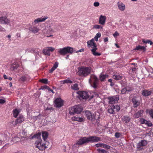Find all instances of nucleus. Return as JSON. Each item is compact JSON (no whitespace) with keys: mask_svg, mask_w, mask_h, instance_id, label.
I'll return each instance as SVG.
<instances>
[{"mask_svg":"<svg viewBox=\"0 0 153 153\" xmlns=\"http://www.w3.org/2000/svg\"><path fill=\"white\" fill-rule=\"evenodd\" d=\"M101 138L95 136H91L88 137H84L80 138L77 140L76 144L81 145L84 144H86L89 142L94 143L101 141Z\"/></svg>","mask_w":153,"mask_h":153,"instance_id":"nucleus-1","label":"nucleus"},{"mask_svg":"<svg viewBox=\"0 0 153 153\" xmlns=\"http://www.w3.org/2000/svg\"><path fill=\"white\" fill-rule=\"evenodd\" d=\"M91 68L90 67L82 66L78 68L77 74L82 77H85L91 74Z\"/></svg>","mask_w":153,"mask_h":153,"instance_id":"nucleus-2","label":"nucleus"},{"mask_svg":"<svg viewBox=\"0 0 153 153\" xmlns=\"http://www.w3.org/2000/svg\"><path fill=\"white\" fill-rule=\"evenodd\" d=\"M88 46L89 48L91 47L92 49L91 50L92 54L95 56H99L101 55L100 53L96 52L97 49L96 46V44L94 43V39H92L91 40L87 42Z\"/></svg>","mask_w":153,"mask_h":153,"instance_id":"nucleus-3","label":"nucleus"},{"mask_svg":"<svg viewBox=\"0 0 153 153\" xmlns=\"http://www.w3.org/2000/svg\"><path fill=\"white\" fill-rule=\"evenodd\" d=\"M74 51V50L73 48L68 46L60 48L58 52L60 55L65 56L67 53L72 54Z\"/></svg>","mask_w":153,"mask_h":153,"instance_id":"nucleus-4","label":"nucleus"},{"mask_svg":"<svg viewBox=\"0 0 153 153\" xmlns=\"http://www.w3.org/2000/svg\"><path fill=\"white\" fill-rule=\"evenodd\" d=\"M42 140L41 139H38L36 141L35 143L36 147L38 148L40 150H44L45 149L48 147L47 143L45 144L42 143Z\"/></svg>","mask_w":153,"mask_h":153,"instance_id":"nucleus-5","label":"nucleus"},{"mask_svg":"<svg viewBox=\"0 0 153 153\" xmlns=\"http://www.w3.org/2000/svg\"><path fill=\"white\" fill-rule=\"evenodd\" d=\"M89 81L91 85L94 88L97 87L98 79L96 76L94 75H91Z\"/></svg>","mask_w":153,"mask_h":153,"instance_id":"nucleus-6","label":"nucleus"},{"mask_svg":"<svg viewBox=\"0 0 153 153\" xmlns=\"http://www.w3.org/2000/svg\"><path fill=\"white\" fill-rule=\"evenodd\" d=\"M78 94L80 96V97L82 99H87L89 98L90 100L94 97V96L93 94L91 96H90L89 93L86 91H79L77 92Z\"/></svg>","mask_w":153,"mask_h":153,"instance_id":"nucleus-7","label":"nucleus"},{"mask_svg":"<svg viewBox=\"0 0 153 153\" xmlns=\"http://www.w3.org/2000/svg\"><path fill=\"white\" fill-rule=\"evenodd\" d=\"M10 23V20L8 19L6 16H0V24H8Z\"/></svg>","mask_w":153,"mask_h":153,"instance_id":"nucleus-8","label":"nucleus"},{"mask_svg":"<svg viewBox=\"0 0 153 153\" xmlns=\"http://www.w3.org/2000/svg\"><path fill=\"white\" fill-rule=\"evenodd\" d=\"M54 102L56 107L60 108L63 105V101L60 98H56L54 101Z\"/></svg>","mask_w":153,"mask_h":153,"instance_id":"nucleus-9","label":"nucleus"},{"mask_svg":"<svg viewBox=\"0 0 153 153\" xmlns=\"http://www.w3.org/2000/svg\"><path fill=\"white\" fill-rule=\"evenodd\" d=\"M55 49V48L52 47H48L43 49V52L45 55L49 56L51 54L50 52H52Z\"/></svg>","mask_w":153,"mask_h":153,"instance_id":"nucleus-10","label":"nucleus"},{"mask_svg":"<svg viewBox=\"0 0 153 153\" xmlns=\"http://www.w3.org/2000/svg\"><path fill=\"white\" fill-rule=\"evenodd\" d=\"M48 18L47 16H42L40 18H38L35 19L33 22V25H35L39 22H42L45 21L46 19Z\"/></svg>","mask_w":153,"mask_h":153,"instance_id":"nucleus-11","label":"nucleus"},{"mask_svg":"<svg viewBox=\"0 0 153 153\" xmlns=\"http://www.w3.org/2000/svg\"><path fill=\"white\" fill-rule=\"evenodd\" d=\"M82 108L80 105H77L74 106L73 107L71 108V110L74 111L76 113H80L82 111Z\"/></svg>","mask_w":153,"mask_h":153,"instance_id":"nucleus-12","label":"nucleus"},{"mask_svg":"<svg viewBox=\"0 0 153 153\" xmlns=\"http://www.w3.org/2000/svg\"><path fill=\"white\" fill-rule=\"evenodd\" d=\"M108 99L109 103L111 104L116 103L119 99V97L117 96L109 97Z\"/></svg>","mask_w":153,"mask_h":153,"instance_id":"nucleus-13","label":"nucleus"},{"mask_svg":"<svg viewBox=\"0 0 153 153\" xmlns=\"http://www.w3.org/2000/svg\"><path fill=\"white\" fill-rule=\"evenodd\" d=\"M24 120V118L23 116H20L15 121L12 122V123L15 126L17 124L21 123Z\"/></svg>","mask_w":153,"mask_h":153,"instance_id":"nucleus-14","label":"nucleus"},{"mask_svg":"<svg viewBox=\"0 0 153 153\" xmlns=\"http://www.w3.org/2000/svg\"><path fill=\"white\" fill-rule=\"evenodd\" d=\"M85 113L86 116L88 119L93 121L95 119V116L94 115H92L90 111H86Z\"/></svg>","mask_w":153,"mask_h":153,"instance_id":"nucleus-15","label":"nucleus"},{"mask_svg":"<svg viewBox=\"0 0 153 153\" xmlns=\"http://www.w3.org/2000/svg\"><path fill=\"white\" fill-rule=\"evenodd\" d=\"M147 144V141L145 140H141L140 141L137 145V147L140 148L141 147L146 145Z\"/></svg>","mask_w":153,"mask_h":153,"instance_id":"nucleus-16","label":"nucleus"},{"mask_svg":"<svg viewBox=\"0 0 153 153\" xmlns=\"http://www.w3.org/2000/svg\"><path fill=\"white\" fill-rule=\"evenodd\" d=\"M106 19V17L105 16L102 15L100 16L99 18V23L102 25H104L105 24Z\"/></svg>","mask_w":153,"mask_h":153,"instance_id":"nucleus-17","label":"nucleus"},{"mask_svg":"<svg viewBox=\"0 0 153 153\" xmlns=\"http://www.w3.org/2000/svg\"><path fill=\"white\" fill-rule=\"evenodd\" d=\"M152 93V91L144 90L142 91V95L144 97L148 96L150 95Z\"/></svg>","mask_w":153,"mask_h":153,"instance_id":"nucleus-18","label":"nucleus"},{"mask_svg":"<svg viewBox=\"0 0 153 153\" xmlns=\"http://www.w3.org/2000/svg\"><path fill=\"white\" fill-rule=\"evenodd\" d=\"M117 5L119 9L121 11H123L125 9V5L121 1L117 2Z\"/></svg>","mask_w":153,"mask_h":153,"instance_id":"nucleus-19","label":"nucleus"},{"mask_svg":"<svg viewBox=\"0 0 153 153\" xmlns=\"http://www.w3.org/2000/svg\"><path fill=\"white\" fill-rule=\"evenodd\" d=\"M132 101L133 103V106L134 107H137L140 105V102L139 100L137 99L136 97H134L132 100Z\"/></svg>","mask_w":153,"mask_h":153,"instance_id":"nucleus-20","label":"nucleus"},{"mask_svg":"<svg viewBox=\"0 0 153 153\" xmlns=\"http://www.w3.org/2000/svg\"><path fill=\"white\" fill-rule=\"evenodd\" d=\"M132 90V89L131 88L128 87H126L123 88L121 90V94H125L126 92H130Z\"/></svg>","mask_w":153,"mask_h":153,"instance_id":"nucleus-21","label":"nucleus"},{"mask_svg":"<svg viewBox=\"0 0 153 153\" xmlns=\"http://www.w3.org/2000/svg\"><path fill=\"white\" fill-rule=\"evenodd\" d=\"M29 30L32 33H37L39 31V29L37 27L33 26L29 27Z\"/></svg>","mask_w":153,"mask_h":153,"instance_id":"nucleus-22","label":"nucleus"},{"mask_svg":"<svg viewBox=\"0 0 153 153\" xmlns=\"http://www.w3.org/2000/svg\"><path fill=\"white\" fill-rule=\"evenodd\" d=\"M141 122L142 124H145L149 126L150 127L152 126V124L151 122L144 119H142L141 120Z\"/></svg>","mask_w":153,"mask_h":153,"instance_id":"nucleus-23","label":"nucleus"},{"mask_svg":"<svg viewBox=\"0 0 153 153\" xmlns=\"http://www.w3.org/2000/svg\"><path fill=\"white\" fill-rule=\"evenodd\" d=\"M61 24L60 23H55L53 26V29H51V30L53 31V30H58L60 29Z\"/></svg>","mask_w":153,"mask_h":153,"instance_id":"nucleus-24","label":"nucleus"},{"mask_svg":"<svg viewBox=\"0 0 153 153\" xmlns=\"http://www.w3.org/2000/svg\"><path fill=\"white\" fill-rule=\"evenodd\" d=\"M72 119L73 120L79 122H82L84 121V120L83 118L79 117L78 116H75L74 117H72Z\"/></svg>","mask_w":153,"mask_h":153,"instance_id":"nucleus-25","label":"nucleus"},{"mask_svg":"<svg viewBox=\"0 0 153 153\" xmlns=\"http://www.w3.org/2000/svg\"><path fill=\"white\" fill-rule=\"evenodd\" d=\"M30 76L27 75H25L24 76H22L19 79V81H20L22 82H24L25 80H26L28 78H29Z\"/></svg>","mask_w":153,"mask_h":153,"instance_id":"nucleus-26","label":"nucleus"},{"mask_svg":"<svg viewBox=\"0 0 153 153\" xmlns=\"http://www.w3.org/2000/svg\"><path fill=\"white\" fill-rule=\"evenodd\" d=\"M130 119V118L129 116H124L122 118V121L126 123H128Z\"/></svg>","mask_w":153,"mask_h":153,"instance_id":"nucleus-27","label":"nucleus"},{"mask_svg":"<svg viewBox=\"0 0 153 153\" xmlns=\"http://www.w3.org/2000/svg\"><path fill=\"white\" fill-rule=\"evenodd\" d=\"M143 112V110H140L138 111L137 113L134 114V117L136 118H138L141 116L142 115V114Z\"/></svg>","mask_w":153,"mask_h":153,"instance_id":"nucleus-28","label":"nucleus"},{"mask_svg":"<svg viewBox=\"0 0 153 153\" xmlns=\"http://www.w3.org/2000/svg\"><path fill=\"white\" fill-rule=\"evenodd\" d=\"M42 135L43 140L44 141H45L48 137V134L46 131H42Z\"/></svg>","mask_w":153,"mask_h":153,"instance_id":"nucleus-29","label":"nucleus"},{"mask_svg":"<svg viewBox=\"0 0 153 153\" xmlns=\"http://www.w3.org/2000/svg\"><path fill=\"white\" fill-rule=\"evenodd\" d=\"M134 50H143L144 51H146V48L144 46H141L140 45H138V46H137L136 48H135Z\"/></svg>","mask_w":153,"mask_h":153,"instance_id":"nucleus-30","label":"nucleus"},{"mask_svg":"<svg viewBox=\"0 0 153 153\" xmlns=\"http://www.w3.org/2000/svg\"><path fill=\"white\" fill-rule=\"evenodd\" d=\"M20 136L21 138H25L26 137L27 133V132L25 130H23L21 133L20 134Z\"/></svg>","mask_w":153,"mask_h":153,"instance_id":"nucleus-31","label":"nucleus"},{"mask_svg":"<svg viewBox=\"0 0 153 153\" xmlns=\"http://www.w3.org/2000/svg\"><path fill=\"white\" fill-rule=\"evenodd\" d=\"M108 76V75L107 74H101L100 76V80L101 81H103Z\"/></svg>","mask_w":153,"mask_h":153,"instance_id":"nucleus-32","label":"nucleus"},{"mask_svg":"<svg viewBox=\"0 0 153 153\" xmlns=\"http://www.w3.org/2000/svg\"><path fill=\"white\" fill-rule=\"evenodd\" d=\"M114 106H111L108 110V112L110 114H114L115 111L114 110Z\"/></svg>","mask_w":153,"mask_h":153,"instance_id":"nucleus-33","label":"nucleus"},{"mask_svg":"<svg viewBox=\"0 0 153 153\" xmlns=\"http://www.w3.org/2000/svg\"><path fill=\"white\" fill-rule=\"evenodd\" d=\"M19 112L20 111L16 109L14 110L13 111V114L14 117L16 118L19 114Z\"/></svg>","mask_w":153,"mask_h":153,"instance_id":"nucleus-34","label":"nucleus"},{"mask_svg":"<svg viewBox=\"0 0 153 153\" xmlns=\"http://www.w3.org/2000/svg\"><path fill=\"white\" fill-rule=\"evenodd\" d=\"M41 133L40 132H39L38 133L35 134L32 137V138H36L37 139H40V136H41Z\"/></svg>","mask_w":153,"mask_h":153,"instance_id":"nucleus-35","label":"nucleus"},{"mask_svg":"<svg viewBox=\"0 0 153 153\" xmlns=\"http://www.w3.org/2000/svg\"><path fill=\"white\" fill-rule=\"evenodd\" d=\"M122 77L121 76L118 75L116 74L113 76V78L116 80L121 79Z\"/></svg>","mask_w":153,"mask_h":153,"instance_id":"nucleus-36","label":"nucleus"},{"mask_svg":"<svg viewBox=\"0 0 153 153\" xmlns=\"http://www.w3.org/2000/svg\"><path fill=\"white\" fill-rule=\"evenodd\" d=\"M71 88L72 89L74 90H77L79 89L78 85L76 83L72 85Z\"/></svg>","mask_w":153,"mask_h":153,"instance_id":"nucleus-37","label":"nucleus"},{"mask_svg":"<svg viewBox=\"0 0 153 153\" xmlns=\"http://www.w3.org/2000/svg\"><path fill=\"white\" fill-rule=\"evenodd\" d=\"M18 66H19L18 65H16V63H14L12 65L11 67V69L12 70H14L15 69H17Z\"/></svg>","mask_w":153,"mask_h":153,"instance_id":"nucleus-38","label":"nucleus"},{"mask_svg":"<svg viewBox=\"0 0 153 153\" xmlns=\"http://www.w3.org/2000/svg\"><path fill=\"white\" fill-rule=\"evenodd\" d=\"M72 83V82L70 80L68 79H65L63 81H61V83L62 84H65V83Z\"/></svg>","mask_w":153,"mask_h":153,"instance_id":"nucleus-39","label":"nucleus"},{"mask_svg":"<svg viewBox=\"0 0 153 153\" xmlns=\"http://www.w3.org/2000/svg\"><path fill=\"white\" fill-rule=\"evenodd\" d=\"M101 36V34L100 33H97L96 36L94 37V39L96 41H97L98 39Z\"/></svg>","mask_w":153,"mask_h":153,"instance_id":"nucleus-40","label":"nucleus"},{"mask_svg":"<svg viewBox=\"0 0 153 153\" xmlns=\"http://www.w3.org/2000/svg\"><path fill=\"white\" fill-rule=\"evenodd\" d=\"M97 151L99 153H107V152L105 150L103 149H97Z\"/></svg>","mask_w":153,"mask_h":153,"instance_id":"nucleus-41","label":"nucleus"},{"mask_svg":"<svg viewBox=\"0 0 153 153\" xmlns=\"http://www.w3.org/2000/svg\"><path fill=\"white\" fill-rule=\"evenodd\" d=\"M102 148H105L107 149H109L111 148L110 146L103 143H102Z\"/></svg>","mask_w":153,"mask_h":153,"instance_id":"nucleus-42","label":"nucleus"},{"mask_svg":"<svg viewBox=\"0 0 153 153\" xmlns=\"http://www.w3.org/2000/svg\"><path fill=\"white\" fill-rule=\"evenodd\" d=\"M112 106H114V110H115V112H118V111H119L120 110V107L119 106H118V105L114 106L113 105H112Z\"/></svg>","mask_w":153,"mask_h":153,"instance_id":"nucleus-43","label":"nucleus"},{"mask_svg":"<svg viewBox=\"0 0 153 153\" xmlns=\"http://www.w3.org/2000/svg\"><path fill=\"white\" fill-rule=\"evenodd\" d=\"M143 42L144 43H145L146 44L149 43L150 45H152L153 44V42L149 40H148L145 41L144 39H143Z\"/></svg>","mask_w":153,"mask_h":153,"instance_id":"nucleus-44","label":"nucleus"},{"mask_svg":"<svg viewBox=\"0 0 153 153\" xmlns=\"http://www.w3.org/2000/svg\"><path fill=\"white\" fill-rule=\"evenodd\" d=\"M148 111L150 116L153 119V109L149 110Z\"/></svg>","mask_w":153,"mask_h":153,"instance_id":"nucleus-45","label":"nucleus"},{"mask_svg":"<svg viewBox=\"0 0 153 153\" xmlns=\"http://www.w3.org/2000/svg\"><path fill=\"white\" fill-rule=\"evenodd\" d=\"M93 28H96V29H102V27L100 25H95L94 26Z\"/></svg>","mask_w":153,"mask_h":153,"instance_id":"nucleus-46","label":"nucleus"},{"mask_svg":"<svg viewBox=\"0 0 153 153\" xmlns=\"http://www.w3.org/2000/svg\"><path fill=\"white\" fill-rule=\"evenodd\" d=\"M40 81L45 84H47L48 83V80L47 79H43L40 80Z\"/></svg>","mask_w":153,"mask_h":153,"instance_id":"nucleus-47","label":"nucleus"},{"mask_svg":"<svg viewBox=\"0 0 153 153\" xmlns=\"http://www.w3.org/2000/svg\"><path fill=\"white\" fill-rule=\"evenodd\" d=\"M103 143H99L96 144L95 145V146L97 148L102 147Z\"/></svg>","mask_w":153,"mask_h":153,"instance_id":"nucleus-48","label":"nucleus"},{"mask_svg":"<svg viewBox=\"0 0 153 153\" xmlns=\"http://www.w3.org/2000/svg\"><path fill=\"white\" fill-rule=\"evenodd\" d=\"M119 33L117 31H116L115 33L113 34V36L115 38H116L117 36H119Z\"/></svg>","mask_w":153,"mask_h":153,"instance_id":"nucleus-49","label":"nucleus"},{"mask_svg":"<svg viewBox=\"0 0 153 153\" xmlns=\"http://www.w3.org/2000/svg\"><path fill=\"white\" fill-rule=\"evenodd\" d=\"M69 113L71 115H73L74 113H75L74 112V111H72L71 110V108H69Z\"/></svg>","mask_w":153,"mask_h":153,"instance_id":"nucleus-50","label":"nucleus"},{"mask_svg":"<svg viewBox=\"0 0 153 153\" xmlns=\"http://www.w3.org/2000/svg\"><path fill=\"white\" fill-rule=\"evenodd\" d=\"M58 64L57 62H56L53 67L56 69L58 66Z\"/></svg>","mask_w":153,"mask_h":153,"instance_id":"nucleus-51","label":"nucleus"},{"mask_svg":"<svg viewBox=\"0 0 153 153\" xmlns=\"http://www.w3.org/2000/svg\"><path fill=\"white\" fill-rule=\"evenodd\" d=\"M120 136V133L118 132H116L115 133V136L116 138H119Z\"/></svg>","mask_w":153,"mask_h":153,"instance_id":"nucleus-52","label":"nucleus"},{"mask_svg":"<svg viewBox=\"0 0 153 153\" xmlns=\"http://www.w3.org/2000/svg\"><path fill=\"white\" fill-rule=\"evenodd\" d=\"M100 5V3L98 2H95L94 3V5L96 7H98Z\"/></svg>","mask_w":153,"mask_h":153,"instance_id":"nucleus-53","label":"nucleus"},{"mask_svg":"<svg viewBox=\"0 0 153 153\" xmlns=\"http://www.w3.org/2000/svg\"><path fill=\"white\" fill-rule=\"evenodd\" d=\"M6 101L5 100L0 99V104H3Z\"/></svg>","mask_w":153,"mask_h":153,"instance_id":"nucleus-54","label":"nucleus"},{"mask_svg":"<svg viewBox=\"0 0 153 153\" xmlns=\"http://www.w3.org/2000/svg\"><path fill=\"white\" fill-rule=\"evenodd\" d=\"M47 88H48V86L46 85H44L42 86L40 89L42 90H44L45 89H47Z\"/></svg>","mask_w":153,"mask_h":153,"instance_id":"nucleus-55","label":"nucleus"},{"mask_svg":"<svg viewBox=\"0 0 153 153\" xmlns=\"http://www.w3.org/2000/svg\"><path fill=\"white\" fill-rule=\"evenodd\" d=\"M55 69L54 68L52 67L50 70H49V72L50 73H52Z\"/></svg>","mask_w":153,"mask_h":153,"instance_id":"nucleus-56","label":"nucleus"},{"mask_svg":"<svg viewBox=\"0 0 153 153\" xmlns=\"http://www.w3.org/2000/svg\"><path fill=\"white\" fill-rule=\"evenodd\" d=\"M5 30V29L4 28H3L0 25V31H4Z\"/></svg>","mask_w":153,"mask_h":153,"instance_id":"nucleus-57","label":"nucleus"},{"mask_svg":"<svg viewBox=\"0 0 153 153\" xmlns=\"http://www.w3.org/2000/svg\"><path fill=\"white\" fill-rule=\"evenodd\" d=\"M84 49H81L79 50V51H75L76 53H78V52H83L84 51Z\"/></svg>","mask_w":153,"mask_h":153,"instance_id":"nucleus-58","label":"nucleus"},{"mask_svg":"<svg viewBox=\"0 0 153 153\" xmlns=\"http://www.w3.org/2000/svg\"><path fill=\"white\" fill-rule=\"evenodd\" d=\"M15 140H17L19 141V137H16L14 138L13 140V141H14Z\"/></svg>","mask_w":153,"mask_h":153,"instance_id":"nucleus-59","label":"nucleus"},{"mask_svg":"<svg viewBox=\"0 0 153 153\" xmlns=\"http://www.w3.org/2000/svg\"><path fill=\"white\" fill-rule=\"evenodd\" d=\"M108 37H106L104 39V42H107L108 41Z\"/></svg>","mask_w":153,"mask_h":153,"instance_id":"nucleus-60","label":"nucleus"},{"mask_svg":"<svg viewBox=\"0 0 153 153\" xmlns=\"http://www.w3.org/2000/svg\"><path fill=\"white\" fill-rule=\"evenodd\" d=\"M3 77H4V79H7L8 78L7 76L5 74H4L3 75Z\"/></svg>","mask_w":153,"mask_h":153,"instance_id":"nucleus-61","label":"nucleus"},{"mask_svg":"<svg viewBox=\"0 0 153 153\" xmlns=\"http://www.w3.org/2000/svg\"><path fill=\"white\" fill-rule=\"evenodd\" d=\"M114 85V83L112 82H111V83H110V85L111 86H113V85Z\"/></svg>","mask_w":153,"mask_h":153,"instance_id":"nucleus-62","label":"nucleus"},{"mask_svg":"<svg viewBox=\"0 0 153 153\" xmlns=\"http://www.w3.org/2000/svg\"><path fill=\"white\" fill-rule=\"evenodd\" d=\"M112 79H109L108 80V81L110 82H112Z\"/></svg>","mask_w":153,"mask_h":153,"instance_id":"nucleus-63","label":"nucleus"},{"mask_svg":"<svg viewBox=\"0 0 153 153\" xmlns=\"http://www.w3.org/2000/svg\"><path fill=\"white\" fill-rule=\"evenodd\" d=\"M7 36V37L8 38H9V39H10V38H11V36L10 35H9L8 36Z\"/></svg>","mask_w":153,"mask_h":153,"instance_id":"nucleus-64","label":"nucleus"}]
</instances>
